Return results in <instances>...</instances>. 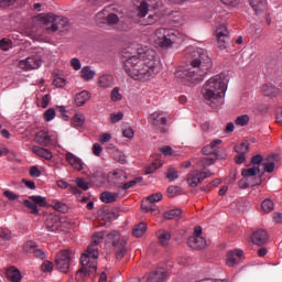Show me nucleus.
I'll return each instance as SVG.
<instances>
[{"mask_svg": "<svg viewBox=\"0 0 282 282\" xmlns=\"http://www.w3.org/2000/svg\"><path fill=\"white\" fill-rule=\"evenodd\" d=\"M147 232V224L145 223H140L139 225L134 226L132 230L133 237L140 238L142 235Z\"/></svg>", "mask_w": 282, "mask_h": 282, "instance_id": "nucleus-35", "label": "nucleus"}, {"mask_svg": "<svg viewBox=\"0 0 282 282\" xmlns=\"http://www.w3.org/2000/svg\"><path fill=\"white\" fill-rule=\"evenodd\" d=\"M164 219H180L182 217V209H171L163 215Z\"/></svg>", "mask_w": 282, "mask_h": 282, "instance_id": "nucleus-36", "label": "nucleus"}, {"mask_svg": "<svg viewBox=\"0 0 282 282\" xmlns=\"http://www.w3.org/2000/svg\"><path fill=\"white\" fill-rule=\"evenodd\" d=\"M6 276L11 282H21V271L17 267H10L6 270Z\"/></svg>", "mask_w": 282, "mask_h": 282, "instance_id": "nucleus-23", "label": "nucleus"}, {"mask_svg": "<svg viewBox=\"0 0 282 282\" xmlns=\"http://www.w3.org/2000/svg\"><path fill=\"white\" fill-rule=\"evenodd\" d=\"M70 65H72V67H73L76 72H78V70L80 69V67H83V64H80V59H78V58H76V57H74V58L70 59Z\"/></svg>", "mask_w": 282, "mask_h": 282, "instance_id": "nucleus-64", "label": "nucleus"}, {"mask_svg": "<svg viewBox=\"0 0 282 282\" xmlns=\"http://www.w3.org/2000/svg\"><path fill=\"white\" fill-rule=\"evenodd\" d=\"M139 182H142V178L137 177L132 181L124 183L121 188L122 191H129V188H133V186H135V184H138Z\"/></svg>", "mask_w": 282, "mask_h": 282, "instance_id": "nucleus-52", "label": "nucleus"}, {"mask_svg": "<svg viewBox=\"0 0 282 282\" xmlns=\"http://www.w3.org/2000/svg\"><path fill=\"white\" fill-rule=\"evenodd\" d=\"M180 175L177 174V170L175 167H169L166 172V178L170 182H175Z\"/></svg>", "mask_w": 282, "mask_h": 282, "instance_id": "nucleus-48", "label": "nucleus"}, {"mask_svg": "<svg viewBox=\"0 0 282 282\" xmlns=\"http://www.w3.org/2000/svg\"><path fill=\"white\" fill-rule=\"evenodd\" d=\"M250 6L254 10L256 14L263 12L265 10L267 2L265 0H250Z\"/></svg>", "mask_w": 282, "mask_h": 282, "instance_id": "nucleus-32", "label": "nucleus"}, {"mask_svg": "<svg viewBox=\"0 0 282 282\" xmlns=\"http://www.w3.org/2000/svg\"><path fill=\"white\" fill-rule=\"evenodd\" d=\"M228 89V77L226 74L220 73L209 78L202 88V96L206 105L213 109L224 105V96Z\"/></svg>", "mask_w": 282, "mask_h": 282, "instance_id": "nucleus-3", "label": "nucleus"}, {"mask_svg": "<svg viewBox=\"0 0 282 282\" xmlns=\"http://www.w3.org/2000/svg\"><path fill=\"white\" fill-rule=\"evenodd\" d=\"M162 193H155L152 194L150 196L147 197V199H149V202H152L153 204H155V202H162Z\"/></svg>", "mask_w": 282, "mask_h": 282, "instance_id": "nucleus-59", "label": "nucleus"}, {"mask_svg": "<svg viewBox=\"0 0 282 282\" xmlns=\"http://www.w3.org/2000/svg\"><path fill=\"white\" fill-rule=\"evenodd\" d=\"M180 193V186H170L167 187V195L169 197H175Z\"/></svg>", "mask_w": 282, "mask_h": 282, "instance_id": "nucleus-62", "label": "nucleus"}, {"mask_svg": "<svg viewBox=\"0 0 282 282\" xmlns=\"http://www.w3.org/2000/svg\"><path fill=\"white\" fill-rule=\"evenodd\" d=\"M261 170H259V165H253L252 167L249 169H243L241 172L242 177H245V180L249 181V182H257V180H259L258 176L257 177V173H260Z\"/></svg>", "mask_w": 282, "mask_h": 282, "instance_id": "nucleus-17", "label": "nucleus"}, {"mask_svg": "<svg viewBox=\"0 0 282 282\" xmlns=\"http://www.w3.org/2000/svg\"><path fill=\"white\" fill-rule=\"evenodd\" d=\"M41 22L45 25L46 32L52 34L54 32H63L64 28H67L69 21L67 18L57 17L54 13L42 14Z\"/></svg>", "mask_w": 282, "mask_h": 282, "instance_id": "nucleus-6", "label": "nucleus"}, {"mask_svg": "<svg viewBox=\"0 0 282 282\" xmlns=\"http://www.w3.org/2000/svg\"><path fill=\"white\" fill-rule=\"evenodd\" d=\"M187 243L193 250H202L206 248V239L202 236H192L188 238Z\"/></svg>", "mask_w": 282, "mask_h": 282, "instance_id": "nucleus-16", "label": "nucleus"}, {"mask_svg": "<svg viewBox=\"0 0 282 282\" xmlns=\"http://www.w3.org/2000/svg\"><path fill=\"white\" fill-rule=\"evenodd\" d=\"M149 14V3L147 1H142L138 7V14L139 19H144Z\"/></svg>", "mask_w": 282, "mask_h": 282, "instance_id": "nucleus-37", "label": "nucleus"}, {"mask_svg": "<svg viewBox=\"0 0 282 282\" xmlns=\"http://www.w3.org/2000/svg\"><path fill=\"white\" fill-rule=\"evenodd\" d=\"M272 158H276V155H271L269 156L267 160H263V166H264V171L265 173H273L274 172V161H272Z\"/></svg>", "mask_w": 282, "mask_h": 282, "instance_id": "nucleus-38", "label": "nucleus"}, {"mask_svg": "<svg viewBox=\"0 0 282 282\" xmlns=\"http://www.w3.org/2000/svg\"><path fill=\"white\" fill-rule=\"evenodd\" d=\"M12 47V40L2 39L0 40V50L8 52Z\"/></svg>", "mask_w": 282, "mask_h": 282, "instance_id": "nucleus-51", "label": "nucleus"}, {"mask_svg": "<svg viewBox=\"0 0 282 282\" xmlns=\"http://www.w3.org/2000/svg\"><path fill=\"white\" fill-rule=\"evenodd\" d=\"M169 273L164 268H156L149 273L147 281L148 282H165Z\"/></svg>", "mask_w": 282, "mask_h": 282, "instance_id": "nucleus-15", "label": "nucleus"}, {"mask_svg": "<svg viewBox=\"0 0 282 282\" xmlns=\"http://www.w3.org/2000/svg\"><path fill=\"white\" fill-rule=\"evenodd\" d=\"M120 197V194L118 193H111V192H104L100 195V199L104 204H113Z\"/></svg>", "mask_w": 282, "mask_h": 282, "instance_id": "nucleus-29", "label": "nucleus"}, {"mask_svg": "<svg viewBox=\"0 0 282 282\" xmlns=\"http://www.w3.org/2000/svg\"><path fill=\"white\" fill-rule=\"evenodd\" d=\"M76 184L78 188H82V191H89V185L87 184V182H85L84 178H77Z\"/></svg>", "mask_w": 282, "mask_h": 282, "instance_id": "nucleus-61", "label": "nucleus"}, {"mask_svg": "<svg viewBox=\"0 0 282 282\" xmlns=\"http://www.w3.org/2000/svg\"><path fill=\"white\" fill-rule=\"evenodd\" d=\"M110 99L112 102H120L122 100V94H120V88L115 87L110 93Z\"/></svg>", "mask_w": 282, "mask_h": 282, "instance_id": "nucleus-44", "label": "nucleus"}, {"mask_svg": "<svg viewBox=\"0 0 282 282\" xmlns=\"http://www.w3.org/2000/svg\"><path fill=\"white\" fill-rule=\"evenodd\" d=\"M45 226L48 232H56L61 228V220L56 216H48Z\"/></svg>", "mask_w": 282, "mask_h": 282, "instance_id": "nucleus-25", "label": "nucleus"}, {"mask_svg": "<svg viewBox=\"0 0 282 282\" xmlns=\"http://www.w3.org/2000/svg\"><path fill=\"white\" fill-rule=\"evenodd\" d=\"M108 182L112 186H122L127 182V173L122 170H116L113 173H109Z\"/></svg>", "mask_w": 282, "mask_h": 282, "instance_id": "nucleus-13", "label": "nucleus"}, {"mask_svg": "<svg viewBox=\"0 0 282 282\" xmlns=\"http://www.w3.org/2000/svg\"><path fill=\"white\" fill-rule=\"evenodd\" d=\"M160 19V14L153 13L150 14L145 22H143V25H153V23H158V20Z\"/></svg>", "mask_w": 282, "mask_h": 282, "instance_id": "nucleus-53", "label": "nucleus"}, {"mask_svg": "<svg viewBox=\"0 0 282 282\" xmlns=\"http://www.w3.org/2000/svg\"><path fill=\"white\" fill-rule=\"evenodd\" d=\"M262 180L261 177L256 178V181L251 182L248 180H241L239 181V186L240 188H251L252 186H259V184H261Z\"/></svg>", "mask_w": 282, "mask_h": 282, "instance_id": "nucleus-34", "label": "nucleus"}, {"mask_svg": "<svg viewBox=\"0 0 282 282\" xmlns=\"http://www.w3.org/2000/svg\"><path fill=\"white\" fill-rule=\"evenodd\" d=\"M105 239V231L96 232L93 236L91 243L87 247L86 251L82 254V263L87 265L90 261H98L100 252L98 251V246L102 243Z\"/></svg>", "mask_w": 282, "mask_h": 282, "instance_id": "nucleus-5", "label": "nucleus"}, {"mask_svg": "<svg viewBox=\"0 0 282 282\" xmlns=\"http://www.w3.org/2000/svg\"><path fill=\"white\" fill-rule=\"evenodd\" d=\"M120 21V18H118V14L116 13H109L105 19L104 23H107L108 25H116Z\"/></svg>", "mask_w": 282, "mask_h": 282, "instance_id": "nucleus-45", "label": "nucleus"}, {"mask_svg": "<svg viewBox=\"0 0 282 282\" xmlns=\"http://www.w3.org/2000/svg\"><path fill=\"white\" fill-rule=\"evenodd\" d=\"M141 208L142 210H144V213H151L152 215L160 214V209H158V207L155 206V203H152L148 198L142 202Z\"/></svg>", "mask_w": 282, "mask_h": 282, "instance_id": "nucleus-27", "label": "nucleus"}, {"mask_svg": "<svg viewBox=\"0 0 282 282\" xmlns=\"http://www.w3.org/2000/svg\"><path fill=\"white\" fill-rule=\"evenodd\" d=\"M208 177H213V172L194 169L186 175V183L191 188H197Z\"/></svg>", "mask_w": 282, "mask_h": 282, "instance_id": "nucleus-8", "label": "nucleus"}, {"mask_svg": "<svg viewBox=\"0 0 282 282\" xmlns=\"http://www.w3.org/2000/svg\"><path fill=\"white\" fill-rule=\"evenodd\" d=\"M216 39H217V47L220 50H226L228 47V41H230V35L228 32V26L226 24H221L216 30Z\"/></svg>", "mask_w": 282, "mask_h": 282, "instance_id": "nucleus-12", "label": "nucleus"}, {"mask_svg": "<svg viewBox=\"0 0 282 282\" xmlns=\"http://www.w3.org/2000/svg\"><path fill=\"white\" fill-rule=\"evenodd\" d=\"M85 124V115L76 113L73 117V126L74 127H83Z\"/></svg>", "mask_w": 282, "mask_h": 282, "instance_id": "nucleus-46", "label": "nucleus"}, {"mask_svg": "<svg viewBox=\"0 0 282 282\" xmlns=\"http://www.w3.org/2000/svg\"><path fill=\"white\" fill-rule=\"evenodd\" d=\"M54 118H56V110H54V108H50L44 112V120L46 122H52Z\"/></svg>", "mask_w": 282, "mask_h": 282, "instance_id": "nucleus-50", "label": "nucleus"}, {"mask_svg": "<svg viewBox=\"0 0 282 282\" xmlns=\"http://www.w3.org/2000/svg\"><path fill=\"white\" fill-rule=\"evenodd\" d=\"M261 208L262 212H264L268 215L269 213H272V210H274V202H272V199L270 198H267L262 202Z\"/></svg>", "mask_w": 282, "mask_h": 282, "instance_id": "nucleus-41", "label": "nucleus"}, {"mask_svg": "<svg viewBox=\"0 0 282 282\" xmlns=\"http://www.w3.org/2000/svg\"><path fill=\"white\" fill-rule=\"evenodd\" d=\"M57 186L59 188H72L73 193H78V187L70 186L69 183L65 181H57Z\"/></svg>", "mask_w": 282, "mask_h": 282, "instance_id": "nucleus-56", "label": "nucleus"}, {"mask_svg": "<svg viewBox=\"0 0 282 282\" xmlns=\"http://www.w3.org/2000/svg\"><path fill=\"white\" fill-rule=\"evenodd\" d=\"M91 98V94L88 90H82L80 93L75 95V105L77 107H83L89 99Z\"/></svg>", "mask_w": 282, "mask_h": 282, "instance_id": "nucleus-24", "label": "nucleus"}, {"mask_svg": "<svg viewBox=\"0 0 282 282\" xmlns=\"http://www.w3.org/2000/svg\"><path fill=\"white\" fill-rule=\"evenodd\" d=\"M148 122L152 124V127H164L167 122L166 116H164V111H154L149 118Z\"/></svg>", "mask_w": 282, "mask_h": 282, "instance_id": "nucleus-14", "label": "nucleus"}, {"mask_svg": "<svg viewBox=\"0 0 282 282\" xmlns=\"http://www.w3.org/2000/svg\"><path fill=\"white\" fill-rule=\"evenodd\" d=\"M243 257V251L242 250H235V251H229L227 254V265L229 268H232L239 263V259Z\"/></svg>", "mask_w": 282, "mask_h": 282, "instance_id": "nucleus-20", "label": "nucleus"}, {"mask_svg": "<svg viewBox=\"0 0 282 282\" xmlns=\"http://www.w3.org/2000/svg\"><path fill=\"white\" fill-rule=\"evenodd\" d=\"M35 141L37 144H41V147H50V144H52V139L45 130H41L36 133Z\"/></svg>", "mask_w": 282, "mask_h": 282, "instance_id": "nucleus-22", "label": "nucleus"}, {"mask_svg": "<svg viewBox=\"0 0 282 282\" xmlns=\"http://www.w3.org/2000/svg\"><path fill=\"white\" fill-rule=\"evenodd\" d=\"M51 100H52V97L50 96V94L44 95L42 97V102H41L42 109H47V107H50Z\"/></svg>", "mask_w": 282, "mask_h": 282, "instance_id": "nucleus-58", "label": "nucleus"}, {"mask_svg": "<svg viewBox=\"0 0 282 282\" xmlns=\"http://www.w3.org/2000/svg\"><path fill=\"white\" fill-rule=\"evenodd\" d=\"M216 160H217V155L202 158L198 161V164L202 165L200 171H206L208 169V166H213V164H215Z\"/></svg>", "mask_w": 282, "mask_h": 282, "instance_id": "nucleus-31", "label": "nucleus"}, {"mask_svg": "<svg viewBox=\"0 0 282 282\" xmlns=\"http://www.w3.org/2000/svg\"><path fill=\"white\" fill-rule=\"evenodd\" d=\"M107 240L112 243L116 258L123 259L124 254H127V241H129V239L120 236V232L118 231H111L107 235Z\"/></svg>", "mask_w": 282, "mask_h": 282, "instance_id": "nucleus-7", "label": "nucleus"}, {"mask_svg": "<svg viewBox=\"0 0 282 282\" xmlns=\"http://www.w3.org/2000/svg\"><path fill=\"white\" fill-rule=\"evenodd\" d=\"M0 239H3L4 241H10V239H12V232H10L9 229L0 228Z\"/></svg>", "mask_w": 282, "mask_h": 282, "instance_id": "nucleus-55", "label": "nucleus"}, {"mask_svg": "<svg viewBox=\"0 0 282 282\" xmlns=\"http://www.w3.org/2000/svg\"><path fill=\"white\" fill-rule=\"evenodd\" d=\"M32 151L35 153V155H39L40 158H43L44 160H52V152L47 149L34 145L32 148Z\"/></svg>", "mask_w": 282, "mask_h": 282, "instance_id": "nucleus-30", "label": "nucleus"}, {"mask_svg": "<svg viewBox=\"0 0 282 282\" xmlns=\"http://www.w3.org/2000/svg\"><path fill=\"white\" fill-rule=\"evenodd\" d=\"M65 159L68 162V164H70V166L75 169V171H83V160H80V158L76 156L72 152H67L65 154Z\"/></svg>", "mask_w": 282, "mask_h": 282, "instance_id": "nucleus-19", "label": "nucleus"}, {"mask_svg": "<svg viewBox=\"0 0 282 282\" xmlns=\"http://www.w3.org/2000/svg\"><path fill=\"white\" fill-rule=\"evenodd\" d=\"M97 85L98 87H101V89H109V87H113V76L109 74L99 76Z\"/></svg>", "mask_w": 282, "mask_h": 282, "instance_id": "nucleus-21", "label": "nucleus"}, {"mask_svg": "<svg viewBox=\"0 0 282 282\" xmlns=\"http://www.w3.org/2000/svg\"><path fill=\"white\" fill-rule=\"evenodd\" d=\"M43 65V61L39 55H32L19 62L20 69L31 72V69H39Z\"/></svg>", "mask_w": 282, "mask_h": 282, "instance_id": "nucleus-11", "label": "nucleus"}, {"mask_svg": "<svg viewBox=\"0 0 282 282\" xmlns=\"http://www.w3.org/2000/svg\"><path fill=\"white\" fill-rule=\"evenodd\" d=\"M154 34L160 47H171L174 43H180L183 40L182 33L175 29H158Z\"/></svg>", "mask_w": 282, "mask_h": 282, "instance_id": "nucleus-4", "label": "nucleus"}, {"mask_svg": "<svg viewBox=\"0 0 282 282\" xmlns=\"http://www.w3.org/2000/svg\"><path fill=\"white\" fill-rule=\"evenodd\" d=\"M4 197L8 198L9 202H14L15 199H19V195L14 194L13 192L10 191H4L3 193Z\"/></svg>", "mask_w": 282, "mask_h": 282, "instance_id": "nucleus-63", "label": "nucleus"}, {"mask_svg": "<svg viewBox=\"0 0 282 282\" xmlns=\"http://www.w3.org/2000/svg\"><path fill=\"white\" fill-rule=\"evenodd\" d=\"M82 269L76 272L75 281L83 282L87 276H96L98 270V261L90 260L87 264L83 263V257L80 258Z\"/></svg>", "mask_w": 282, "mask_h": 282, "instance_id": "nucleus-9", "label": "nucleus"}, {"mask_svg": "<svg viewBox=\"0 0 282 282\" xmlns=\"http://www.w3.org/2000/svg\"><path fill=\"white\" fill-rule=\"evenodd\" d=\"M185 53L189 54L191 67L186 70H176L174 76L192 85H197V83L204 80L205 74H208V70L212 69L213 59L208 55V51L204 48L187 47Z\"/></svg>", "mask_w": 282, "mask_h": 282, "instance_id": "nucleus-2", "label": "nucleus"}, {"mask_svg": "<svg viewBox=\"0 0 282 282\" xmlns=\"http://www.w3.org/2000/svg\"><path fill=\"white\" fill-rule=\"evenodd\" d=\"M29 199H31V202H34L35 206H40L41 208H45V206H47V199L43 196H30Z\"/></svg>", "mask_w": 282, "mask_h": 282, "instance_id": "nucleus-39", "label": "nucleus"}, {"mask_svg": "<svg viewBox=\"0 0 282 282\" xmlns=\"http://www.w3.org/2000/svg\"><path fill=\"white\" fill-rule=\"evenodd\" d=\"M161 166H162V161L155 160V162H153L152 165L147 167L145 173L148 175H151V173H155V171H158V169H160Z\"/></svg>", "mask_w": 282, "mask_h": 282, "instance_id": "nucleus-49", "label": "nucleus"}, {"mask_svg": "<svg viewBox=\"0 0 282 282\" xmlns=\"http://www.w3.org/2000/svg\"><path fill=\"white\" fill-rule=\"evenodd\" d=\"M248 122H250V117L248 115H241L235 120V124H237L238 127H246Z\"/></svg>", "mask_w": 282, "mask_h": 282, "instance_id": "nucleus-47", "label": "nucleus"}, {"mask_svg": "<svg viewBox=\"0 0 282 282\" xmlns=\"http://www.w3.org/2000/svg\"><path fill=\"white\" fill-rule=\"evenodd\" d=\"M113 160H116V162H119L120 164H124L127 162V156L124 155V153L117 151L113 153Z\"/></svg>", "mask_w": 282, "mask_h": 282, "instance_id": "nucleus-54", "label": "nucleus"}, {"mask_svg": "<svg viewBox=\"0 0 282 282\" xmlns=\"http://www.w3.org/2000/svg\"><path fill=\"white\" fill-rule=\"evenodd\" d=\"M80 76L83 80H93V78L96 76V72L91 70V67L85 66L80 70Z\"/></svg>", "mask_w": 282, "mask_h": 282, "instance_id": "nucleus-33", "label": "nucleus"}, {"mask_svg": "<svg viewBox=\"0 0 282 282\" xmlns=\"http://www.w3.org/2000/svg\"><path fill=\"white\" fill-rule=\"evenodd\" d=\"M23 205L31 210V215H39V206L33 200L24 199Z\"/></svg>", "mask_w": 282, "mask_h": 282, "instance_id": "nucleus-43", "label": "nucleus"}, {"mask_svg": "<svg viewBox=\"0 0 282 282\" xmlns=\"http://www.w3.org/2000/svg\"><path fill=\"white\" fill-rule=\"evenodd\" d=\"M156 237L161 246H169V242L171 241V232L165 229H160L156 232Z\"/></svg>", "mask_w": 282, "mask_h": 282, "instance_id": "nucleus-28", "label": "nucleus"}, {"mask_svg": "<svg viewBox=\"0 0 282 282\" xmlns=\"http://www.w3.org/2000/svg\"><path fill=\"white\" fill-rule=\"evenodd\" d=\"M234 149H235L236 153H238L240 155H246V153H248L250 151V144L248 142H242V143L235 145Z\"/></svg>", "mask_w": 282, "mask_h": 282, "instance_id": "nucleus-40", "label": "nucleus"}, {"mask_svg": "<svg viewBox=\"0 0 282 282\" xmlns=\"http://www.w3.org/2000/svg\"><path fill=\"white\" fill-rule=\"evenodd\" d=\"M122 118H124V113H122V112L110 115V120H111L112 124H116V122H120V120H122Z\"/></svg>", "mask_w": 282, "mask_h": 282, "instance_id": "nucleus-57", "label": "nucleus"}, {"mask_svg": "<svg viewBox=\"0 0 282 282\" xmlns=\"http://www.w3.org/2000/svg\"><path fill=\"white\" fill-rule=\"evenodd\" d=\"M262 93L268 98H276V96L280 94V90L272 84H265L262 86Z\"/></svg>", "mask_w": 282, "mask_h": 282, "instance_id": "nucleus-26", "label": "nucleus"}, {"mask_svg": "<svg viewBox=\"0 0 282 282\" xmlns=\"http://www.w3.org/2000/svg\"><path fill=\"white\" fill-rule=\"evenodd\" d=\"M36 248H37L36 242L30 240L23 245V252H25L26 254H33Z\"/></svg>", "mask_w": 282, "mask_h": 282, "instance_id": "nucleus-42", "label": "nucleus"}, {"mask_svg": "<svg viewBox=\"0 0 282 282\" xmlns=\"http://www.w3.org/2000/svg\"><path fill=\"white\" fill-rule=\"evenodd\" d=\"M251 241L256 243V246H263V243L268 242V231L260 229L252 234Z\"/></svg>", "mask_w": 282, "mask_h": 282, "instance_id": "nucleus-18", "label": "nucleus"}, {"mask_svg": "<svg viewBox=\"0 0 282 282\" xmlns=\"http://www.w3.org/2000/svg\"><path fill=\"white\" fill-rule=\"evenodd\" d=\"M55 265L59 272L67 274L72 265V250L64 249L59 251L55 257Z\"/></svg>", "mask_w": 282, "mask_h": 282, "instance_id": "nucleus-10", "label": "nucleus"}, {"mask_svg": "<svg viewBox=\"0 0 282 282\" xmlns=\"http://www.w3.org/2000/svg\"><path fill=\"white\" fill-rule=\"evenodd\" d=\"M126 74L133 80H151L162 70L158 52L153 48H139L137 55L131 54V47L122 51Z\"/></svg>", "mask_w": 282, "mask_h": 282, "instance_id": "nucleus-1", "label": "nucleus"}, {"mask_svg": "<svg viewBox=\"0 0 282 282\" xmlns=\"http://www.w3.org/2000/svg\"><path fill=\"white\" fill-rule=\"evenodd\" d=\"M41 268L42 272H52L54 270V264L50 261H44Z\"/></svg>", "mask_w": 282, "mask_h": 282, "instance_id": "nucleus-60", "label": "nucleus"}]
</instances>
